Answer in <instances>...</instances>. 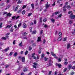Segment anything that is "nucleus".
<instances>
[{
    "label": "nucleus",
    "mask_w": 75,
    "mask_h": 75,
    "mask_svg": "<svg viewBox=\"0 0 75 75\" xmlns=\"http://www.w3.org/2000/svg\"><path fill=\"white\" fill-rule=\"evenodd\" d=\"M69 17L71 18V19H72L73 20V19H75V15H74L73 13H71L69 15Z\"/></svg>",
    "instance_id": "1"
},
{
    "label": "nucleus",
    "mask_w": 75,
    "mask_h": 75,
    "mask_svg": "<svg viewBox=\"0 0 75 75\" xmlns=\"http://www.w3.org/2000/svg\"><path fill=\"white\" fill-rule=\"evenodd\" d=\"M56 65V66H58L59 68H61L62 67V65L60 64L57 63Z\"/></svg>",
    "instance_id": "2"
},
{
    "label": "nucleus",
    "mask_w": 75,
    "mask_h": 75,
    "mask_svg": "<svg viewBox=\"0 0 75 75\" xmlns=\"http://www.w3.org/2000/svg\"><path fill=\"white\" fill-rule=\"evenodd\" d=\"M67 67L69 70H70V69H71V68H72V65L71 64L69 65Z\"/></svg>",
    "instance_id": "3"
},
{
    "label": "nucleus",
    "mask_w": 75,
    "mask_h": 75,
    "mask_svg": "<svg viewBox=\"0 0 75 75\" xmlns=\"http://www.w3.org/2000/svg\"><path fill=\"white\" fill-rule=\"evenodd\" d=\"M12 24H10V25H8L5 28H11V27H12Z\"/></svg>",
    "instance_id": "4"
},
{
    "label": "nucleus",
    "mask_w": 75,
    "mask_h": 75,
    "mask_svg": "<svg viewBox=\"0 0 75 75\" xmlns=\"http://www.w3.org/2000/svg\"><path fill=\"white\" fill-rule=\"evenodd\" d=\"M62 37H59L57 40V41H61V40H62Z\"/></svg>",
    "instance_id": "5"
},
{
    "label": "nucleus",
    "mask_w": 75,
    "mask_h": 75,
    "mask_svg": "<svg viewBox=\"0 0 75 75\" xmlns=\"http://www.w3.org/2000/svg\"><path fill=\"white\" fill-rule=\"evenodd\" d=\"M27 70H28V69L26 68V67H24L23 68V72H26V71H27Z\"/></svg>",
    "instance_id": "6"
},
{
    "label": "nucleus",
    "mask_w": 75,
    "mask_h": 75,
    "mask_svg": "<svg viewBox=\"0 0 75 75\" xmlns=\"http://www.w3.org/2000/svg\"><path fill=\"white\" fill-rule=\"evenodd\" d=\"M25 57H23L22 58V62H25Z\"/></svg>",
    "instance_id": "7"
},
{
    "label": "nucleus",
    "mask_w": 75,
    "mask_h": 75,
    "mask_svg": "<svg viewBox=\"0 0 75 75\" xmlns=\"http://www.w3.org/2000/svg\"><path fill=\"white\" fill-rule=\"evenodd\" d=\"M51 53L52 55V56H53V57H55L56 56V55L54 53V52H51Z\"/></svg>",
    "instance_id": "8"
},
{
    "label": "nucleus",
    "mask_w": 75,
    "mask_h": 75,
    "mask_svg": "<svg viewBox=\"0 0 75 75\" xmlns=\"http://www.w3.org/2000/svg\"><path fill=\"white\" fill-rule=\"evenodd\" d=\"M70 47L71 45H70V44L68 43L67 46V49H69V48H70Z\"/></svg>",
    "instance_id": "9"
},
{
    "label": "nucleus",
    "mask_w": 75,
    "mask_h": 75,
    "mask_svg": "<svg viewBox=\"0 0 75 75\" xmlns=\"http://www.w3.org/2000/svg\"><path fill=\"white\" fill-rule=\"evenodd\" d=\"M50 20H51L52 22L53 23H55V19L54 18H52V19H50Z\"/></svg>",
    "instance_id": "10"
},
{
    "label": "nucleus",
    "mask_w": 75,
    "mask_h": 75,
    "mask_svg": "<svg viewBox=\"0 0 75 75\" xmlns=\"http://www.w3.org/2000/svg\"><path fill=\"white\" fill-rule=\"evenodd\" d=\"M36 33L37 31H36L35 30H33L32 33V34H35Z\"/></svg>",
    "instance_id": "11"
},
{
    "label": "nucleus",
    "mask_w": 75,
    "mask_h": 75,
    "mask_svg": "<svg viewBox=\"0 0 75 75\" xmlns=\"http://www.w3.org/2000/svg\"><path fill=\"white\" fill-rule=\"evenodd\" d=\"M69 24H73V21L71 20H70L69 21Z\"/></svg>",
    "instance_id": "12"
},
{
    "label": "nucleus",
    "mask_w": 75,
    "mask_h": 75,
    "mask_svg": "<svg viewBox=\"0 0 75 75\" xmlns=\"http://www.w3.org/2000/svg\"><path fill=\"white\" fill-rule=\"evenodd\" d=\"M66 7V5H65L63 7V11H67V9L65 8Z\"/></svg>",
    "instance_id": "13"
},
{
    "label": "nucleus",
    "mask_w": 75,
    "mask_h": 75,
    "mask_svg": "<svg viewBox=\"0 0 75 75\" xmlns=\"http://www.w3.org/2000/svg\"><path fill=\"white\" fill-rule=\"evenodd\" d=\"M37 41H41V37H38Z\"/></svg>",
    "instance_id": "14"
},
{
    "label": "nucleus",
    "mask_w": 75,
    "mask_h": 75,
    "mask_svg": "<svg viewBox=\"0 0 75 75\" xmlns=\"http://www.w3.org/2000/svg\"><path fill=\"white\" fill-rule=\"evenodd\" d=\"M23 28H26L27 27V25H26V24H25V23H23Z\"/></svg>",
    "instance_id": "15"
},
{
    "label": "nucleus",
    "mask_w": 75,
    "mask_h": 75,
    "mask_svg": "<svg viewBox=\"0 0 75 75\" xmlns=\"http://www.w3.org/2000/svg\"><path fill=\"white\" fill-rule=\"evenodd\" d=\"M25 10H23L22 12V15H24L25 14Z\"/></svg>",
    "instance_id": "16"
},
{
    "label": "nucleus",
    "mask_w": 75,
    "mask_h": 75,
    "mask_svg": "<svg viewBox=\"0 0 75 75\" xmlns=\"http://www.w3.org/2000/svg\"><path fill=\"white\" fill-rule=\"evenodd\" d=\"M31 6L32 7V9H34V4H31Z\"/></svg>",
    "instance_id": "17"
},
{
    "label": "nucleus",
    "mask_w": 75,
    "mask_h": 75,
    "mask_svg": "<svg viewBox=\"0 0 75 75\" xmlns=\"http://www.w3.org/2000/svg\"><path fill=\"white\" fill-rule=\"evenodd\" d=\"M10 48L9 47H8V48H6L4 50V51L6 52V51H8V50H9Z\"/></svg>",
    "instance_id": "18"
},
{
    "label": "nucleus",
    "mask_w": 75,
    "mask_h": 75,
    "mask_svg": "<svg viewBox=\"0 0 75 75\" xmlns=\"http://www.w3.org/2000/svg\"><path fill=\"white\" fill-rule=\"evenodd\" d=\"M47 20L48 19H47V18H45L43 20V21L44 22H46L47 21Z\"/></svg>",
    "instance_id": "19"
},
{
    "label": "nucleus",
    "mask_w": 75,
    "mask_h": 75,
    "mask_svg": "<svg viewBox=\"0 0 75 75\" xmlns=\"http://www.w3.org/2000/svg\"><path fill=\"white\" fill-rule=\"evenodd\" d=\"M67 9L68 10H70L71 9V6L69 5H68L67 7Z\"/></svg>",
    "instance_id": "20"
},
{
    "label": "nucleus",
    "mask_w": 75,
    "mask_h": 75,
    "mask_svg": "<svg viewBox=\"0 0 75 75\" xmlns=\"http://www.w3.org/2000/svg\"><path fill=\"white\" fill-rule=\"evenodd\" d=\"M59 14V12H56L54 13L55 15H57V14Z\"/></svg>",
    "instance_id": "21"
},
{
    "label": "nucleus",
    "mask_w": 75,
    "mask_h": 75,
    "mask_svg": "<svg viewBox=\"0 0 75 75\" xmlns=\"http://www.w3.org/2000/svg\"><path fill=\"white\" fill-rule=\"evenodd\" d=\"M59 35L60 37H62V33L59 32Z\"/></svg>",
    "instance_id": "22"
},
{
    "label": "nucleus",
    "mask_w": 75,
    "mask_h": 75,
    "mask_svg": "<svg viewBox=\"0 0 75 75\" xmlns=\"http://www.w3.org/2000/svg\"><path fill=\"white\" fill-rule=\"evenodd\" d=\"M21 0H18V1L17 2V4H20V3H21Z\"/></svg>",
    "instance_id": "23"
},
{
    "label": "nucleus",
    "mask_w": 75,
    "mask_h": 75,
    "mask_svg": "<svg viewBox=\"0 0 75 75\" xmlns=\"http://www.w3.org/2000/svg\"><path fill=\"white\" fill-rule=\"evenodd\" d=\"M11 16V14L10 13H8L6 14V16L7 17V16Z\"/></svg>",
    "instance_id": "24"
},
{
    "label": "nucleus",
    "mask_w": 75,
    "mask_h": 75,
    "mask_svg": "<svg viewBox=\"0 0 75 75\" xmlns=\"http://www.w3.org/2000/svg\"><path fill=\"white\" fill-rule=\"evenodd\" d=\"M3 25V23H0V28H2V25Z\"/></svg>",
    "instance_id": "25"
},
{
    "label": "nucleus",
    "mask_w": 75,
    "mask_h": 75,
    "mask_svg": "<svg viewBox=\"0 0 75 75\" xmlns=\"http://www.w3.org/2000/svg\"><path fill=\"white\" fill-rule=\"evenodd\" d=\"M50 4H48L47 6L45 7V8L46 9L48 8L50 6Z\"/></svg>",
    "instance_id": "26"
},
{
    "label": "nucleus",
    "mask_w": 75,
    "mask_h": 75,
    "mask_svg": "<svg viewBox=\"0 0 75 75\" xmlns=\"http://www.w3.org/2000/svg\"><path fill=\"white\" fill-rule=\"evenodd\" d=\"M18 59H21L22 58L21 56H19L18 57Z\"/></svg>",
    "instance_id": "27"
},
{
    "label": "nucleus",
    "mask_w": 75,
    "mask_h": 75,
    "mask_svg": "<svg viewBox=\"0 0 75 75\" xmlns=\"http://www.w3.org/2000/svg\"><path fill=\"white\" fill-rule=\"evenodd\" d=\"M43 32H44L43 30H42L40 33V35H42V33H43Z\"/></svg>",
    "instance_id": "28"
},
{
    "label": "nucleus",
    "mask_w": 75,
    "mask_h": 75,
    "mask_svg": "<svg viewBox=\"0 0 75 75\" xmlns=\"http://www.w3.org/2000/svg\"><path fill=\"white\" fill-rule=\"evenodd\" d=\"M47 65L48 66H52V64H51V63H49V64H47Z\"/></svg>",
    "instance_id": "29"
},
{
    "label": "nucleus",
    "mask_w": 75,
    "mask_h": 75,
    "mask_svg": "<svg viewBox=\"0 0 75 75\" xmlns=\"http://www.w3.org/2000/svg\"><path fill=\"white\" fill-rule=\"evenodd\" d=\"M35 54L34 53H33L32 55V57H34V56H35Z\"/></svg>",
    "instance_id": "30"
},
{
    "label": "nucleus",
    "mask_w": 75,
    "mask_h": 75,
    "mask_svg": "<svg viewBox=\"0 0 75 75\" xmlns=\"http://www.w3.org/2000/svg\"><path fill=\"white\" fill-rule=\"evenodd\" d=\"M17 55L18 54L17 52H15L14 53V56L15 57H16Z\"/></svg>",
    "instance_id": "31"
},
{
    "label": "nucleus",
    "mask_w": 75,
    "mask_h": 75,
    "mask_svg": "<svg viewBox=\"0 0 75 75\" xmlns=\"http://www.w3.org/2000/svg\"><path fill=\"white\" fill-rule=\"evenodd\" d=\"M28 53V50H26V51L25 53V55H26Z\"/></svg>",
    "instance_id": "32"
},
{
    "label": "nucleus",
    "mask_w": 75,
    "mask_h": 75,
    "mask_svg": "<svg viewBox=\"0 0 75 75\" xmlns=\"http://www.w3.org/2000/svg\"><path fill=\"white\" fill-rule=\"evenodd\" d=\"M32 15V13H28V17H29V16H31Z\"/></svg>",
    "instance_id": "33"
},
{
    "label": "nucleus",
    "mask_w": 75,
    "mask_h": 75,
    "mask_svg": "<svg viewBox=\"0 0 75 75\" xmlns=\"http://www.w3.org/2000/svg\"><path fill=\"white\" fill-rule=\"evenodd\" d=\"M16 16H14L12 17V20H14V19L16 18Z\"/></svg>",
    "instance_id": "34"
},
{
    "label": "nucleus",
    "mask_w": 75,
    "mask_h": 75,
    "mask_svg": "<svg viewBox=\"0 0 75 75\" xmlns=\"http://www.w3.org/2000/svg\"><path fill=\"white\" fill-rule=\"evenodd\" d=\"M64 64V65H68V62H65Z\"/></svg>",
    "instance_id": "35"
},
{
    "label": "nucleus",
    "mask_w": 75,
    "mask_h": 75,
    "mask_svg": "<svg viewBox=\"0 0 75 75\" xmlns=\"http://www.w3.org/2000/svg\"><path fill=\"white\" fill-rule=\"evenodd\" d=\"M44 56H45V55L43 53L41 55V57L42 58H44Z\"/></svg>",
    "instance_id": "36"
},
{
    "label": "nucleus",
    "mask_w": 75,
    "mask_h": 75,
    "mask_svg": "<svg viewBox=\"0 0 75 75\" xmlns=\"http://www.w3.org/2000/svg\"><path fill=\"white\" fill-rule=\"evenodd\" d=\"M26 35H27V33L26 32L24 33L23 34V35L24 36H25Z\"/></svg>",
    "instance_id": "37"
},
{
    "label": "nucleus",
    "mask_w": 75,
    "mask_h": 75,
    "mask_svg": "<svg viewBox=\"0 0 75 75\" xmlns=\"http://www.w3.org/2000/svg\"><path fill=\"white\" fill-rule=\"evenodd\" d=\"M66 71H67V68H65L64 69V72H65Z\"/></svg>",
    "instance_id": "38"
},
{
    "label": "nucleus",
    "mask_w": 75,
    "mask_h": 75,
    "mask_svg": "<svg viewBox=\"0 0 75 75\" xmlns=\"http://www.w3.org/2000/svg\"><path fill=\"white\" fill-rule=\"evenodd\" d=\"M41 50H39L38 51V54H41Z\"/></svg>",
    "instance_id": "39"
},
{
    "label": "nucleus",
    "mask_w": 75,
    "mask_h": 75,
    "mask_svg": "<svg viewBox=\"0 0 75 75\" xmlns=\"http://www.w3.org/2000/svg\"><path fill=\"white\" fill-rule=\"evenodd\" d=\"M17 10H18V7H16L15 8L14 11L16 12Z\"/></svg>",
    "instance_id": "40"
},
{
    "label": "nucleus",
    "mask_w": 75,
    "mask_h": 75,
    "mask_svg": "<svg viewBox=\"0 0 75 75\" xmlns=\"http://www.w3.org/2000/svg\"><path fill=\"white\" fill-rule=\"evenodd\" d=\"M9 7H10V6L8 5L7 6V8H5V10H8V9L9 8Z\"/></svg>",
    "instance_id": "41"
},
{
    "label": "nucleus",
    "mask_w": 75,
    "mask_h": 75,
    "mask_svg": "<svg viewBox=\"0 0 75 75\" xmlns=\"http://www.w3.org/2000/svg\"><path fill=\"white\" fill-rule=\"evenodd\" d=\"M26 6L25 5H23L22 7V8L23 9H24V8H25V7H26Z\"/></svg>",
    "instance_id": "42"
},
{
    "label": "nucleus",
    "mask_w": 75,
    "mask_h": 75,
    "mask_svg": "<svg viewBox=\"0 0 75 75\" xmlns=\"http://www.w3.org/2000/svg\"><path fill=\"white\" fill-rule=\"evenodd\" d=\"M45 61H47V60H48V58L46 57H45Z\"/></svg>",
    "instance_id": "43"
},
{
    "label": "nucleus",
    "mask_w": 75,
    "mask_h": 75,
    "mask_svg": "<svg viewBox=\"0 0 75 75\" xmlns=\"http://www.w3.org/2000/svg\"><path fill=\"white\" fill-rule=\"evenodd\" d=\"M72 13V11H69L68 12V14H71V13Z\"/></svg>",
    "instance_id": "44"
},
{
    "label": "nucleus",
    "mask_w": 75,
    "mask_h": 75,
    "mask_svg": "<svg viewBox=\"0 0 75 75\" xmlns=\"http://www.w3.org/2000/svg\"><path fill=\"white\" fill-rule=\"evenodd\" d=\"M39 23H42V18H40Z\"/></svg>",
    "instance_id": "45"
},
{
    "label": "nucleus",
    "mask_w": 75,
    "mask_h": 75,
    "mask_svg": "<svg viewBox=\"0 0 75 75\" xmlns=\"http://www.w3.org/2000/svg\"><path fill=\"white\" fill-rule=\"evenodd\" d=\"M61 0H58L57 2V3L59 4V3H60V2H61Z\"/></svg>",
    "instance_id": "46"
},
{
    "label": "nucleus",
    "mask_w": 75,
    "mask_h": 75,
    "mask_svg": "<svg viewBox=\"0 0 75 75\" xmlns=\"http://www.w3.org/2000/svg\"><path fill=\"white\" fill-rule=\"evenodd\" d=\"M2 40H7V38H6L5 37H2Z\"/></svg>",
    "instance_id": "47"
},
{
    "label": "nucleus",
    "mask_w": 75,
    "mask_h": 75,
    "mask_svg": "<svg viewBox=\"0 0 75 75\" xmlns=\"http://www.w3.org/2000/svg\"><path fill=\"white\" fill-rule=\"evenodd\" d=\"M66 40H67L66 38H64L63 40V41H66Z\"/></svg>",
    "instance_id": "48"
},
{
    "label": "nucleus",
    "mask_w": 75,
    "mask_h": 75,
    "mask_svg": "<svg viewBox=\"0 0 75 75\" xmlns=\"http://www.w3.org/2000/svg\"><path fill=\"white\" fill-rule=\"evenodd\" d=\"M34 24H36V23H37V21L36 20H35L34 21Z\"/></svg>",
    "instance_id": "49"
},
{
    "label": "nucleus",
    "mask_w": 75,
    "mask_h": 75,
    "mask_svg": "<svg viewBox=\"0 0 75 75\" xmlns=\"http://www.w3.org/2000/svg\"><path fill=\"white\" fill-rule=\"evenodd\" d=\"M11 32H13V31H14V29L13 28H11L10 30Z\"/></svg>",
    "instance_id": "50"
},
{
    "label": "nucleus",
    "mask_w": 75,
    "mask_h": 75,
    "mask_svg": "<svg viewBox=\"0 0 75 75\" xmlns=\"http://www.w3.org/2000/svg\"><path fill=\"white\" fill-rule=\"evenodd\" d=\"M19 46L20 47H22V42H21L19 44Z\"/></svg>",
    "instance_id": "51"
},
{
    "label": "nucleus",
    "mask_w": 75,
    "mask_h": 75,
    "mask_svg": "<svg viewBox=\"0 0 75 75\" xmlns=\"http://www.w3.org/2000/svg\"><path fill=\"white\" fill-rule=\"evenodd\" d=\"M12 55H13V52H11L9 54V55L11 56Z\"/></svg>",
    "instance_id": "52"
},
{
    "label": "nucleus",
    "mask_w": 75,
    "mask_h": 75,
    "mask_svg": "<svg viewBox=\"0 0 75 75\" xmlns=\"http://www.w3.org/2000/svg\"><path fill=\"white\" fill-rule=\"evenodd\" d=\"M32 46H33V47H35V46H36V44L33 43L32 44Z\"/></svg>",
    "instance_id": "53"
},
{
    "label": "nucleus",
    "mask_w": 75,
    "mask_h": 75,
    "mask_svg": "<svg viewBox=\"0 0 75 75\" xmlns=\"http://www.w3.org/2000/svg\"><path fill=\"white\" fill-rule=\"evenodd\" d=\"M15 44H16V40H14L13 42V44L15 45Z\"/></svg>",
    "instance_id": "54"
},
{
    "label": "nucleus",
    "mask_w": 75,
    "mask_h": 75,
    "mask_svg": "<svg viewBox=\"0 0 75 75\" xmlns=\"http://www.w3.org/2000/svg\"><path fill=\"white\" fill-rule=\"evenodd\" d=\"M4 6V3H1V6Z\"/></svg>",
    "instance_id": "55"
},
{
    "label": "nucleus",
    "mask_w": 75,
    "mask_h": 75,
    "mask_svg": "<svg viewBox=\"0 0 75 75\" xmlns=\"http://www.w3.org/2000/svg\"><path fill=\"white\" fill-rule=\"evenodd\" d=\"M30 25H34V23L31 22L30 24Z\"/></svg>",
    "instance_id": "56"
},
{
    "label": "nucleus",
    "mask_w": 75,
    "mask_h": 75,
    "mask_svg": "<svg viewBox=\"0 0 75 75\" xmlns=\"http://www.w3.org/2000/svg\"><path fill=\"white\" fill-rule=\"evenodd\" d=\"M21 23H19V24L18 25V27H20V26H21Z\"/></svg>",
    "instance_id": "57"
},
{
    "label": "nucleus",
    "mask_w": 75,
    "mask_h": 75,
    "mask_svg": "<svg viewBox=\"0 0 75 75\" xmlns=\"http://www.w3.org/2000/svg\"><path fill=\"white\" fill-rule=\"evenodd\" d=\"M33 68H37V66H35V65H33Z\"/></svg>",
    "instance_id": "58"
},
{
    "label": "nucleus",
    "mask_w": 75,
    "mask_h": 75,
    "mask_svg": "<svg viewBox=\"0 0 75 75\" xmlns=\"http://www.w3.org/2000/svg\"><path fill=\"white\" fill-rule=\"evenodd\" d=\"M52 72V71H50L48 75H51V74Z\"/></svg>",
    "instance_id": "59"
},
{
    "label": "nucleus",
    "mask_w": 75,
    "mask_h": 75,
    "mask_svg": "<svg viewBox=\"0 0 75 75\" xmlns=\"http://www.w3.org/2000/svg\"><path fill=\"white\" fill-rule=\"evenodd\" d=\"M47 27H48V26L46 24H45L44 25V27H45V28H46Z\"/></svg>",
    "instance_id": "60"
},
{
    "label": "nucleus",
    "mask_w": 75,
    "mask_h": 75,
    "mask_svg": "<svg viewBox=\"0 0 75 75\" xmlns=\"http://www.w3.org/2000/svg\"><path fill=\"white\" fill-rule=\"evenodd\" d=\"M38 2H36L35 4V6H37L38 5Z\"/></svg>",
    "instance_id": "61"
},
{
    "label": "nucleus",
    "mask_w": 75,
    "mask_h": 75,
    "mask_svg": "<svg viewBox=\"0 0 75 75\" xmlns=\"http://www.w3.org/2000/svg\"><path fill=\"white\" fill-rule=\"evenodd\" d=\"M58 61H59V62H61V59L60 58H59L58 59Z\"/></svg>",
    "instance_id": "62"
},
{
    "label": "nucleus",
    "mask_w": 75,
    "mask_h": 75,
    "mask_svg": "<svg viewBox=\"0 0 75 75\" xmlns=\"http://www.w3.org/2000/svg\"><path fill=\"white\" fill-rule=\"evenodd\" d=\"M43 41V44H44L45 43V40H44Z\"/></svg>",
    "instance_id": "63"
},
{
    "label": "nucleus",
    "mask_w": 75,
    "mask_h": 75,
    "mask_svg": "<svg viewBox=\"0 0 75 75\" xmlns=\"http://www.w3.org/2000/svg\"><path fill=\"white\" fill-rule=\"evenodd\" d=\"M75 66L72 67V69H75Z\"/></svg>",
    "instance_id": "64"
}]
</instances>
